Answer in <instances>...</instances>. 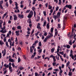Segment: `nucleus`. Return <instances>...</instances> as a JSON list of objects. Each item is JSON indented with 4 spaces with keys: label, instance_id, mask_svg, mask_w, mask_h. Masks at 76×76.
Listing matches in <instances>:
<instances>
[{
    "label": "nucleus",
    "instance_id": "1",
    "mask_svg": "<svg viewBox=\"0 0 76 76\" xmlns=\"http://www.w3.org/2000/svg\"><path fill=\"white\" fill-rule=\"evenodd\" d=\"M34 13L33 12V11L31 10L30 11V12L27 16V17L28 18H31L32 17Z\"/></svg>",
    "mask_w": 76,
    "mask_h": 76
},
{
    "label": "nucleus",
    "instance_id": "2",
    "mask_svg": "<svg viewBox=\"0 0 76 76\" xmlns=\"http://www.w3.org/2000/svg\"><path fill=\"white\" fill-rule=\"evenodd\" d=\"M1 30L0 31L1 32V33H3V34H5L6 32H7V31L5 29V26H4L3 28H1Z\"/></svg>",
    "mask_w": 76,
    "mask_h": 76
},
{
    "label": "nucleus",
    "instance_id": "3",
    "mask_svg": "<svg viewBox=\"0 0 76 76\" xmlns=\"http://www.w3.org/2000/svg\"><path fill=\"white\" fill-rule=\"evenodd\" d=\"M49 34L50 35H48L46 37L48 39V38L50 39L51 37H53V34L52 33H49Z\"/></svg>",
    "mask_w": 76,
    "mask_h": 76
},
{
    "label": "nucleus",
    "instance_id": "4",
    "mask_svg": "<svg viewBox=\"0 0 76 76\" xmlns=\"http://www.w3.org/2000/svg\"><path fill=\"white\" fill-rule=\"evenodd\" d=\"M9 69L10 70V72H12V67L11 66L12 65V63H10L9 64Z\"/></svg>",
    "mask_w": 76,
    "mask_h": 76
},
{
    "label": "nucleus",
    "instance_id": "5",
    "mask_svg": "<svg viewBox=\"0 0 76 76\" xmlns=\"http://www.w3.org/2000/svg\"><path fill=\"white\" fill-rule=\"evenodd\" d=\"M6 49H4V51L2 50V53L3 54V56H4L5 55H6Z\"/></svg>",
    "mask_w": 76,
    "mask_h": 76
},
{
    "label": "nucleus",
    "instance_id": "6",
    "mask_svg": "<svg viewBox=\"0 0 76 76\" xmlns=\"http://www.w3.org/2000/svg\"><path fill=\"white\" fill-rule=\"evenodd\" d=\"M18 17L20 18V19H22L23 18V15L18 14Z\"/></svg>",
    "mask_w": 76,
    "mask_h": 76
},
{
    "label": "nucleus",
    "instance_id": "7",
    "mask_svg": "<svg viewBox=\"0 0 76 76\" xmlns=\"http://www.w3.org/2000/svg\"><path fill=\"white\" fill-rule=\"evenodd\" d=\"M14 17V20H16L17 19H18V17L17 16V15H13Z\"/></svg>",
    "mask_w": 76,
    "mask_h": 76
},
{
    "label": "nucleus",
    "instance_id": "8",
    "mask_svg": "<svg viewBox=\"0 0 76 76\" xmlns=\"http://www.w3.org/2000/svg\"><path fill=\"white\" fill-rule=\"evenodd\" d=\"M65 7H66L69 8V9H72V5H66L65 6Z\"/></svg>",
    "mask_w": 76,
    "mask_h": 76
},
{
    "label": "nucleus",
    "instance_id": "9",
    "mask_svg": "<svg viewBox=\"0 0 76 76\" xmlns=\"http://www.w3.org/2000/svg\"><path fill=\"white\" fill-rule=\"evenodd\" d=\"M37 29H41V28L40 27V23H38V25L37 26Z\"/></svg>",
    "mask_w": 76,
    "mask_h": 76
},
{
    "label": "nucleus",
    "instance_id": "10",
    "mask_svg": "<svg viewBox=\"0 0 76 76\" xmlns=\"http://www.w3.org/2000/svg\"><path fill=\"white\" fill-rule=\"evenodd\" d=\"M9 60L11 62H12V63H13L15 61V60L13 59H12L11 58H10L9 59Z\"/></svg>",
    "mask_w": 76,
    "mask_h": 76
},
{
    "label": "nucleus",
    "instance_id": "11",
    "mask_svg": "<svg viewBox=\"0 0 76 76\" xmlns=\"http://www.w3.org/2000/svg\"><path fill=\"white\" fill-rule=\"evenodd\" d=\"M38 42H39L38 40H36V41L34 42V43L33 44V45H34V46H36V44H37V43H38Z\"/></svg>",
    "mask_w": 76,
    "mask_h": 76
},
{
    "label": "nucleus",
    "instance_id": "12",
    "mask_svg": "<svg viewBox=\"0 0 76 76\" xmlns=\"http://www.w3.org/2000/svg\"><path fill=\"white\" fill-rule=\"evenodd\" d=\"M19 31H16L15 33H16V35L17 36H18L19 35Z\"/></svg>",
    "mask_w": 76,
    "mask_h": 76
},
{
    "label": "nucleus",
    "instance_id": "13",
    "mask_svg": "<svg viewBox=\"0 0 76 76\" xmlns=\"http://www.w3.org/2000/svg\"><path fill=\"white\" fill-rule=\"evenodd\" d=\"M62 73H63V70H60L59 72V74L60 76H62Z\"/></svg>",
    "mask_w": 76,
    "mask_h": 76
},
{
    "label": "nucleus",
    "instance_id": "14",
    "mask_svg": "<svg viewBox=\"0 0 76 76\" xmlns=\"http://www.w3.org/2000/svg\"><path fill=\"white\" fill-rule=\"evenodd\" d=\"M7 12H6L4 14V15L2 16V18L4 19V18L5 17L6 15H7Z\"/></svg>",
    "mask_w": 76,
    "mask_h": 76
},
{
    "label": "nucleus",
    "instance_id": "15",
    "mask_svg": "<svg viewBox=\"0 0 76 76\" xmlns=\"http://www.w3.org/2000/svg\"><path fill=\"white\" fill-rule=\"evenodd\" d=\"M32 9L34 12L36 10V9H35V7H33L32 8Z\"/></svg>",
    "mask_w": 76,
    "mask_h": 76
},
{
    "label": "nucleus",
    "instance_id": "16",
    "mask_svg": "<svg viewBox=\"0 0 76 76\" xmlns=\"http://www.w3.org/2000/svg\"><path fill=\"white\" fill-rule=\"evenodd\" d=\"M60 13L58 12L57 14V17L58 18H60Z\"/></svg>",
    "mask_w": 76,
    "mask_h": 76
},
{
    "label": "nucleus",
    "instance_id": "17",
    "mask_svg": "<svg viewBox=\"0 0 76 76\" xmlns=\"http://www.w3.org/2000/svg\"><path fill=\"white\" fill-rule=\"evenodd\" d=\"M53 18H54L55 20H56V19H57V18H58V17H57V16H56L55 15H53Z\"/></svg>",
    "mask_w": 76,
    "mask_h": 76
},
{
    "label": "nucleus",
    "instance_id": "18",
    "mask_svg": "<svg viewBox=\"0 0 76 76\" xmlns=\"http://www.w3.org/2000/svg\"><path fill=\"white\" fill-rule=\"evenodd\" d=\"M39 19H40V17H37V18L36 20V21L37 22H38V21H39Z\"/></svg>",
    "mask_w": 76,
    "mask_h": 76
},
{
    "label": "nucleus",
    "instance_id": "19",
    "mask_svg": "<svg viewBox=\"0 0 76 76\" xmlns=\"http://www.w3.org/2000/svg\"><path fill=\"white\" fill-rule=\"evenodd\" d=\"M46 28L47 29H49V28H50V25H49V23H48L47 25Z\"/></svg>",
    "mask_w": 76,
    "mask_h": 76
},
{
    "label": "nucleus",
    "instance_id": "20",
    "mask_svg": "<svg viewBox=\"0 0 76 76\" xmlns=\"http://www.w3.org/2000/svg\"><path fill=\"white\" fill-rule=\"evenodd\" d=\"M48 9H52V6H51L50 5H49L48 6Z\"/></svg>",
    "mask_w": 76,
    "mask_h": 76
},
{
    "label": "nucleus",
    "instance_id": "21",
    "mask_svg": "<svg viewBox=\"0 0 76 76\" xmlns=\"http://www.w3.org/2000/svg\"><path fill=\"white\" fill-rule=\"evenodd\" d=\"M33 51V49H32V47H30V51L31 53H33L32 52Z\"/></svg>",
    "mask_w": 76,
    "mask_h": 76
},
{
    "label": "nucleus",
    "instance_id": "22",
    "mask_svg": "<svg viewBox=\"0 0 76 76\" xmlns=\"http://www.w3.org/2000/svg\"><path fill=\"white\" fill-rule=\"evenodd\" d=\"M70 64V61H68L66 63V67H68L69 66V65Z\"/></svg>",
    "mask_w": 76,
    "mask_h": 76
},
{
    "label": "nucleus",
    "instance_id": "23",
    "mask_svg": "<svg viewBox=\"0 0 76 76\" xmlns=\"http://www.w3.org/2000/svg\"><path fill=\"white\" fill-rule=\"evenodd\" d=\"M6 45L8 47V48H9V46L8 45V42H6Z\"/></svg>",
    "mask_w": 76,
    "mask_h": 76
},
{
    "label": "nucleus",
    "instance_id": "24",
    "mask_svg": "<svg viewBox=\"0 0 76 76\" xmlns=\"http://www.w3.org/2000/svg\"><path fill=\"white\" fill-rule=\"evenodd\" d=\"M55 48H52L51 49V53H53L54 51Z\"/></svg>",
    "mask_w": 76,
    "mask_h": 76
},
{
    "label": "nucleus",
    "instance_id": "25",
    "mask_svg": "<svg viewBox=\"0 0 76 76\" xmlns=\"http://www.w3.org/2000/svg\"><path fill=\"white\" fill-rule=\"evenodd\" d=\"M66 48H68V49H69V48H70V46L69 45H67Z\"/></svg>",
    "mask_w": 76,
    "mask_h": 76
},
{
    "label": "nucleus",
    "instance_id": "26",
    "mask_svg": "<svg viewBox=\"0 0 76 76\" xmlns=\"http://www.w3.org/2000/svg\"><path fill=\"white\" fill-rule=\"evenodd\" d=\"M47 39H48L47 37H46L44 40H43V42H46V41H47Z\"/></svg>",
    "mask_w": 76,
    "mask_h": 76
},
{
    "label": "nucleus",
    "instance_id": "27",
    "mask_svg": "<svg viewBox=\"0 0 76 76\" xmlns=\"http://www.w3.org/2000/svg\"><path fill=\"white\" fill-rule=\"evenodd\" d=\"M17 29H22V28L20 26H18L17 27Z\"/></svg>",
    "mask_w": 76,
    "mask_h": 76
},
{
    "label": "nucleus",
    "instance_id": "28",
    "mask_svg": "<svg viewBox=\"0 0 76 76\" xmlns=\"http://www.w3.org/2000/svg\"><path fill=\"white\" fill-rule=\"evenodd\" d=\"M15 44H18V39H17V37H16L15 38Z\"/></svg>",
    "mask_w": 76,
    "mask_h": 76
},
{
    "label": "nucleus",
    "instance_id": "29",
    "mask_svg": "<svg viewBox=\"0 0 76 76\" xmlns=\"http://www.w3.org/2000/svg\"><path fill=\"white\" fill-rule=\"evenodd\" d=\"M4 44V43L1 40H0V45H3Z\"/></svg>",
    "mask_w": 76,
    "mask_h": 76
},
{
    "label": "nucleus",
    "instance_id": "30",
    "mask_svg": "<svg viewBox=\"0 0 76 76\" xmlns=\"http://www.w3.org/2000/svg\"><path fill=\"white\" fill-rule=\"evenodd\" d=\"M69 44L70 45H72V40H70L69 42Z\"/></svg>",
    "mask_w": 76,
    "mask_h": 76
},
{
    "label": "nucleus",
    "instance_id": "31",
    "mask_svg": "<svg viewBox=\"0 0 76 76\" xmlns=\"http://www.w3.org/2000/svg\"><path fill=\"white\" fill-rule=\"evenodd\" d=\"M20 69V70H23V69H24V68L23 67H22V66H20V67H19Z\"/></svg>",
    "mask_w": 76,
    "mask_h": 76
},
{
    "label": "nucleus",
    "instance_id": "32",
    "mask_svg": "<svg viewBox=\"0 0 76 76\" xmlns=\"http://www.w3.org/2000/svg\"><path fill=\"white\" fill-rule=\"evenodd\" d=\"M61 28V24H58V28Z\"/></svg>",
    "mask_w": 76,
    "mask_h": 76
},
{
    "label": "nucleus",
    "instance_id": "33",
    "mask_svg": "<svg viewBox=\"0 0 76 76\" xmlns=\"http://www.w3.org/2000/svg\"><path fill=\"white\" fill-rule=\"evenodd\" d=\"M43 13L44 15L45 16L47 15L46 14V12L45 11H43Z\"/></svg>",
    "mask_w": 76,
    "mask_h": 76
},
{
    "label": "nucleus",
    "instance_id": "34",
    "mask_svg": "<svg viewBox=\"0 0 76 76\" xmlns=\"http://www.w3.org/2000/svg\"><path fill=\"white\" fill-rule=\"evenodd\" d=\"M56 59L57 60H60V59H59V56L57 57V56H56Z\"/></svg>",
    "mask_w": 76,
    "mask_h": 76
},
{
    "label": "nucleus",
    "instance_id": "35",
    "mask_svg": "<svg viewBox=\"0 0 76 76\" xmlns=\"http://www.w3.org/2000/svg\"><path fill=\"white\" fill-rule=\"evenodd\" d=\"M54 29L53 28H51L50 31L52 33H53V30Z\"/></svg>",
    "mask_w": 76,
    "mask_h": 76
},
{
    "label": "nucleus",
    "instance_id": "36",
    "mask_svg": "<svg viewBox=\"0 0 76 76\" xmlns=\"http://www.w3.org/2000/svg\"><path fill=\"white\" fill-rule=\"evenodd\" d=\"M56 62H54L53 63V66H56Z\"/></svg>",
    "mask_w": 76,
    "mask_h": 76
},
{
    "label": "nucleus",
    "instance_id": "37",
    "mask_svg": "<svg viewBox=\"0 0 76 76\" xmlns=\"http://www.w3.org/2000/svg\"><path fill=\"white\" fill-rule=\"evenodd\" d=\"M3 3V1H0V5H2V4Z\"/></svg>",
    "mask_w": 76,
    "mask_h": 76
},
{
    "label": "nucleus",
    "instance_id": "38",
    "mask_svg": "<svg viewBox=\"0 0 76 76\" xmlns=\"http://www.w3.org/2000/svg\"><path fill=\"white\" fill-rule=\"evenodd\" d=\"M53 61L54 62L56 61V57L53 58Z\"/></svg>",
    "mask_w": 76,
    "mask_h": 76
},
{
    "label": "nucleus",
    "instance_id": "39",
    "mask_svg": "<svg viewBox=\"0 0 76 76\" xmlns=\"http://www.w3.org/2000/svg\"><path fill=\"white\" fill-rule=\"evenodd\" d=\"M72 75V73L71 72H69V73L68 75L69 76H71Z\"/></svg>",
    "mask_w": 76,
    "mask_h": 76
},
{
    "label": "nucleus",
    "instance_id": "40",
    "mask_svg": "<svg viewBox=\"0 0 76 76\" xmlns=\"http://www.w3.org/2000/svg\"><path fill=\"white\" fill-rule=\"evenodd\" d=\"M55 57V56H54L53 55H52L50 56V57H51V58H54V57Z\"/></svg>",
    "mask_w": 76,
    "mask_h": 76
},
{
    "label": "nucleus",
    "instance_id": "41",
    "mask_svg": "<svg viewBox=\"0 0 76 76\" xmlns=\"http://www.w3.org/2000/svg\"><path fill=\"white\" fill-rule=\"evenodd\" d=\"M6 6L8 7L9 6V4H8V2H6Z\"/></svg>",
    "mask_w": 76,
    "mask_h": 76
},
{
    "label": "nucleus",
    "instance_id": "42",
    "mask_svg": "<svg viewBox=\"0 0 76 76\" xmlns=\"http://www.w3.org/2000/svg\"><path fill=\"white\" fill-rule=\"evenodd\" d=\"M12 66L13 67V68H14L15 67V64L14 63H12Z\"/></svg>",
    "mask_w": 76,
    "mask_h": 76
},
{
    "label": "nucleus",
    "instance_id": "43",
    "mask_svg": "<svg viewBox=\"0 0 76 76\" xmlns=\"http://www.w3.org/2000/svg\"><path fill=\"white\" fill-rule=\"evenodd\" d=\"M58 9H59V7H58V6L56 8V11H57V10H58Z\"/></svg>",
    "mask_w": 76,
    "mask_h": 76
},
{
    "label": "nucleus",
    "instance_id": "44",
    "mask_svg": "<svg viewBox=\"0 0 76 76\" xmlns=\"http://www.w3.org/2000/svg\"><path fill=\"white\" fill-rule=\"evenodd\" d=\"M29 12H30V10H27L26 12V13H29Z\"/></svg>",
    "mask_w": 76,
    "mask_h": 76
},
{
    "label": "nucleus",
    "instance_id": "45",
    "mask_svg": "<svg viewBox=\"0 0 76 76\" xmlns=\"http://www.w3.org/2000/svg\"><path fill=\"white\" fill-rule=\"evenodd\" d=\"M9 2L10 3V4H11L12 3H13V1H12V0H10L9 1Z\"/></svg>",
    "mask_w": 76,
    "mask_h": 76
},
{
    "label": "nucleus",
    "instance_id": "46",
    "mask_svg": "<svg viewBox=\"0 0 76 76\" xmlns=\"http://www.w3.org/2000/svg\"><path fill=\"white\" fill-rule=\"evenodd\" d=\"M48 70H53V68L52 67L49 68L48 69Z\"/></svg>",
    "mask_w": 76,
    "mask_h": 76
},
{
    "label": "nucleus",
    "instance_id": "47",
    "mask_svg": "<svg viewBox=\"0 0 76 76\" xmlns=\"http://www.w3.org/2000/svg\"><path fill=\"white\" fill-rule=\"evenodd\" d=\"M2 6V5H0V8H1V9H3V7Z\"/></svg>",
    "mask_w": 76,
    "mask_h": 76
},
{
    "label": "nucleus",
    "instance_id": "48",
    "mask_svg": "<svg viewBox=\"0 0 76 76\" xmlns=\"http://www.w3.org/2000/svg\"><path fill=\"white\" fill-rule=\"evenodd\" d=\"M3 23V20H0V25H1Z\"/></svg>",
    "mask_w": 76,
    "mask_h": 76
},
{
    "label": "nucleus",
    "instance_id": "49",
    "mask_svg": "<svg viewBox=\"0 0 76 76\" xmlns=\"http://www.w3.org/2000/svg\"><path fill=\"white\" fill-rule=\"evenodd\" d=\"M46 25V21H45L44 22V24L43 25V26H45Z\"/></svg>",
    "mask_w": 76,
    "mask_h": 76
},
{
    "label": "nucleus",
    "instance_id": "50",
    "mask_svg": "<svg viewBox=\"0 0 76 76\" xmlns=\"http://www.w3.org/2000/svg\"><path fill=\"white\" fill-rule=\"evenodd\" d=\"M59 2L58 4H61V0H59Z\"/></svg>",
    "mask_w": 76,
    "mask_h": 76
},
{
    "label": "nucleus",
    "instance_id": "51",
    "mask_svg": "<svg viewBox=\"0 0 76 76\" xmlns=\"http://www.w3.org/2000/svg\"><path fill=\"white\" fill-rule=\"evenodd\" d=\"M10 20H13V17H12V16H10Z\"/></svg>",
    "mask_w": 76,
    "mask_h": 76
},
{
    "label": "nucleus",
    "instance_id": "52",
    "mask_svg": "<svg viewBox=\"0 0 76 76\" xmlns=\"http://www.w3.org/2000/svg\"><path fill=\"white\" fill-rule=\"evenodd\" d=\"M21 60H20V58H19L18 59V63H19L20 61Z\"/></svg>",
    "mask_w": 76,
    "mask_h": 76
},
{
    "label": "nucleus",
    "instance_id": "53",
    "mask_svg": "<svg viewBox=\"0 0 76 76\" xmlns=\"http://www.w3.org/2000/svg\"><path fill=\"white\" fill-rule=\"evenodd\" d=\"M42 5L41 4H39V8H40V9H41V8H42Z\"/></svg>",
    "mask_w": 76,
    "mask_h": 76
},
{
    "label": "nucleus",
    "instance_id": "54",
    "mask_svg": "<svg viewBox=\"0 0 76 76\" xmlns=\"http://www.w3.org/2000/svg\"><path fill=\"white\" fill-rule=\"evenodd\" d=\"M53 70H55V72H58L59 69H54Z\"/></svg>",
    "mask_w": 76,
    "mask_h": 76
},
{
    "label": "nucleus",
    "instance_id": "55",
    "mask_svg": "<svg viewBox=\"0 0 76 76\" xmlns=\"http://www.w3.org/2000/svg\"><path fill=\"white\" fill-rule=\"evenodd\" d=\"M35 57V56H34V55H32L31 57V58H32V59H33V58H34V57Z\"/></svg>",
    "mask_w": 76,
    "mask_h": 76
},
{
    "label": "nucleus",
    "instance_id": "56",
    "mask_svg": "<svg viewBox=\"0 0 76 76\" xmlns=\"http://www.w3.org/2000/svg\"><path fill=\"white\" fill-rule=\"evenodd\" d=\"M35 76H38V73H37V72H35Z\"/></svg>",
    "mask_w": 76,
    "mask_h": 76
},
{
    "label": "nucleus",
    "instance_id": "57",
    "mask_svg": "<svg viewBox=\"0 0 76 76\" xmlns=\"http://www.w3.org/2000/svg\"><path fill=\"white\" fill-rule=\"evenodd\" d=\"M59 51H60V49H57V51L56 52H55V53H58L59 52Z\"/></svg>",
    "mask_w": 76,
    "mask_h": 76
},
{
    "label": "nucleus",
    "instance_id": "58",
    "mask_svg": "<svg viewBox=\"0 0 76 76\" xmlns=\"http://www.w3.org/2000/svg\"><path fill=\"white\" fill-rule=\"evenodd\" d=\"M59 53L61 54V55H63V54H64V52H60Z\"/></svg>",
    "mask_w": 76,
    "mask_h": 76
},
{
    "label": "nucleus",
    "instance_id": "59",
    "mask_svg": "<svg viewBox=\"0 0 76 76\" xmlns=\"http://www.w3.org/2000/svg\"><path fill=\"white\" fill-rule=\"evenodd\" d=\"M44 36H47V32H45L44 34Z\"/></svg>",
    "mask_w": 76,
    "mask_h": 76
},
{
    "label": "nucleus",
    "instance_id": "60",
    "mask_svg": "<svg viewBox=\"0 0 76 76\" xmlns=\"http://www.w3.org/2000/svg\"><path fill=\"white\" fill-rule=\"evenodd\" d=\"M72 34H74V38H75V37H76V34H75V33H73Z\"/></svg>",
    "mask_w": 76,
    "mask_h": 76
},
{
    "label": "nucleus",
    "instance_id": "61",
    "mask_svg": "<svg viewBox=\"0 0 76 76\" xmlns=\"http://www.w3.org/2000/svg\"><path fill=\"white\" fill-rule=\"evenodd\" d=\"M39 31H38L37 33H36L35 34L36 36H37V35H38V34H39Z\"/></svg>",
    "mask_w": 76,
    "mask_h": 76
},
{
    "label": "nucleus",
    "instance_id": "62",
    "mask_svg": "<svg viewBox=\"0 0 76 76\" xmlns=\"http://www.w3.org/2000/svg\"><path fill=\"white\" fill-rule=\"evenodd\" d=\"M41 42H40L39 43V46H41Z\"/></svg>",
    "mask_w": 76,
    "mask_h": 76
},
{
    "label": "nucleus",
    "instance_id": "63",
    "mask_svg": "<svg viewBox=\"0 0 76 76\" xmlns=\"http://www.w3.org/2000/svg\"><path fill=\"white\" fill-rule=\"evenodd\" d=\"M15 6H18V3L17 2H15Z\"/></svg>",
    "mask_w": 76,
    "mask_h": 76
},
{
    "label": "nucleus",
    "instance_id": "64",
    "mask_svg": "<svg viewBox=\"0 0 76 76\" xmlns=\"http://www.w3.org/2000/svg\"><path fill=\"white\" fill-rule=\"evenodd\" d=\"M8 34H9L10 35H11V34H12V32L11 31H9V32L8 33Z\"/></svg>",
    "mask_w": 76,
    "mask_h": 76
}]
</instances>
